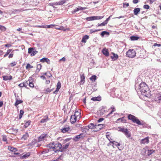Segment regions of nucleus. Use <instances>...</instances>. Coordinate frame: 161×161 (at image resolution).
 I'll return each instance as SVG.
<instances>
[{
    "label": "nucleus",
    "instance_id": "nucleus-50",
    "mask_svg": "<svg viewBox=\"0 0 161 161\" xmlns=\"http://www.w3.org/2000/svg\"><path fill=\"white\" fill-rule=\"evenodd\" d=\"M53 26V25H45V28H50L52 27V26Z\"/></svg>",
    "mask_w": 161,
    "mask_h": 161
},
{
    "label": "nucleus",
    "instance_id": "nucleus-35",
    "mask_svg": "<svg viewBox=\"0 0 161 161\" xmlns=\"http://www.w3.org/2000/svg\"><path fill=\"white\" fill-rule=\"evenodd\" d=\"M33 68V66L31 65L29 63L27 64L26 66V69L28 70L29 69L32 68Z\"/></svg>",
    "mask_w": 161,
    "mask_h": 161
},
{
    "label": "nucleus",
    "instance_id": "nucleus-32",
    "mask_svg": "<svg viewBox=\"0 0 161 161\" xmlns=\"http://www.w3.org/2000/svg\"><path fill=\"white\" fill-rule=\"evenodd\" d=\"M130 38L131 41H136L138 40L139 37L136 36H132L130 37Z\"/></svg>",
    "mask_w": 161,
    "mask_h": 161
},
{
    "label": "nucleus",
    "instance_id": "nucleus-42",
    "mask_svg": "<svg viewBox=\"0 0 161 161\" xmlns=\"http://www.w3.org/2000/svg\"><path fill=\"white\" fill-rule=\"evenodd\" d=\"M104 125V124H99L98 125H97V127H99V129H101L103 127V126Z\"/></svg>",
    "mask_w": 161,
    "mask_h": 161
},
{
    "label": "nucleus",
    "instance_id": "nucleus-4",
    "mask_svg": "<svg viewBox=\"0 0 161 161\" xmlns=\"http://www.w3.org/2000/svg\"><path fill=\"white\" fill-rule=\"evenodd\" d=\"M127 56L130 58H133L136 55L135 51L134 49H130L126 53Z\"/></svg>",
    "mask_w": 161,
    "mask_h": 161
},
{
    "label": "nucleus",
    "instance_id": "nucleus-64",
    "mask_svg": "<svg viewBox=\"0 0 161 161\" xmlns=\"http://www.w3.org/2000/svg\"><path fill=\"white\" fill-rule=\"evenodd\" d=\"M158 147H159V149L161 150V142H160L158 144Z\"/></svg>",
    "mask_w": 161,
    "mask_h": 161
},
{
    "label": "nucleus",
    "instance_id": "nucleus-19",
    "mask_svg": "<svg viewBox=\"0 0 161 161\" xmlns=\"http://www.w3.org/2000/svg\"><path fill=\"white\" fill-rule=\"evenodd\" d=\"M103 54L106 56H108L109 55V52L108 49L105 48L103 49L102 51Z\"/></svg>",
    "mask_w": 161,
    "mask_h": 161
},
{
    "label": "nucleus",
    "instance_id": "nucleus-43",
    "mask_svg": "<svg viewBox=\"0 0 161 161\" xmlns=\"http://www.w3.org/2000/svg\"><path fill=\"white\" fill-rule=\"evenodd\" d=\"M107 24L106 23V22L105 21H104V22H103L102 23H101V24H98L97 25H98V26H103Z\"/></svg>",
    "mask_w": 161,
    "mask_h": 161
},
{
    "label": "nucleus",
    "instance_id": "nucleus-17",
    "mask_svg": "<svg viewBox=\"0 0 161 161\" xmlns=\"http://www.w3.org/2000/svg\"><path fill=\"white\" fill-rule=\"evenodd\" d=\"M47 135L46 134H42L38 138L39 141H41L43 140L46 137Z\"/></svg>",
    "mask_w": 161,
    "mask_h": 161
},
{
    "label": "nucleus",
    "instance_id": "nucleus-15",
    "mask_svg": "<svg viewBox=\"0 0 161 161\" xmlns=\"http://www.w3.org/2000/svg\"><path fill=\"white\" fill-rule=\"evenodd\" d=\"M40 61L42 63L46 62L48 64H50V60L48 58H42L41 59Z\"/></svg>",
    "mask_w": 161,
    "mask_h": 161
},
{
    "label": "nucleus",
    "instance_id": "nucleus-21",
    "mask_svg": "<svg viewBox=\"0 0 161 161\" xmlns=\"http://www.w3.org/2000/svg\"><path fill=\"white\" fill-rule=\"evenodd\" d=\"M48 120V118L47 115L44 116V118L42 119L40 122L41 123H44L46 122Z\"/></svg>",
    "mask_w": 161,
    "mask_h": 161
},
{
    "label": "nucleus",
    "instance_id": "nucleus-16",
    "mask_svg": "<svg viewBox=\"0 0 161 161\" xmlns=\"http://www.w3.org/2000/svg\"><path fill=\"white\" fill-rule=\"evenodd\" d=\"M112 56H111V58L113 61L116 60L118 58V56L117 54H115L114 53H112Z\"/></svg>",
    "mask_w": 161,
    "mask_h": 161
},
{
    "label": "nucleus",
    "instance_id": "nucleus-48",
    "mask_svg": "<svg viewBox=\"0 0 161 161\" xmlns=\"http://www.w3.org/2000/svg\"><path fill=\"white\" fill-rule=\"evenodd\" d=\"M29 85L30 87H34V85L32 82L29 81Z\"/></svg>",
    "mask_w": 161,
    "mask_h": 161
},
{
    "label": "nucleus",
    "instance_id": "nucleus-61",
    "mask_svg": "<svg viewBox=\"0 0 161 161\" xmlns=\"http://www.w3.org/2000/svg\"><path fill=\"white\" fill-rule=\"evenodd\" d=\"M154 46H158V47H159L161 46V45L160 44H157L156 43H155L154 44Z\"/></svg>",
    "mask_w": 161,
    "mask_h": 161
},
{
    "label": "nucleus",
    "instance_id": "nucleus-2",
    "mask_svg": "<svg viewBox=\"0 0 161 161\" xmlns=\"http://www.w3.org/2000/svg\"><path fill=\"white\" fill-rule=\"evenodd\" d=\"M47 147H49L50 149H53V150L56 153L57 151H60L62 147V145L61 143L56 142L50 143L47 145Z\"/></svg>",
    "mask_w": 161,
    "mask_h": 161
},
{
    "label": "nucleus",
    "instance_id": "nucleus-26",
    "mask_svg": "<svg viewBox=\"0 0 161 161\" xmlns=\"http://www.w3.org/2000/svg\"><path fill=\"white\" fill-rule=\"evenodd\" d=\"M8 149L11 152H15L17 151V150L16 148L12 147L9 146L8 147Z\"/></svg>",
    "mask_w": 161,
    "mask_h": 161
},
{
    "label": "nucleus",
    "instance_id": "nucleus-45",
    "mask_svg": "<svg viewBox=\"0 0 161 161\" xmlns=\"http://www.w3.org/2000/svg\"><path fill=\"white\" fill-rule=\"evenodd\" d=\"M11 51V49H9V50H8V51H7L6 54L4 55V57H6L8 54H9L10 53Z\"/></svg>",
    "mask_w": 161,
    "mask_h": 161
},
{
    "label": "nucleus",
    "instance_id": "nucleus-44",
    "mask_svg": "<svg viewBox=\"0 0 161 161\" xmlns=\"http://www.w3.org/2000/svg\"><path fill=\"white\" fill-rule=\"evenodd\" d=\"M57 29L65 31L67 30V29H65L63 26H62L59 27V28H57Z\"/></svg>",
    "mask_w": 161,
    "mask_h": 161
},
{
    "label": "nucleus",
    "instance_id": "nucleus-1",
    "mask_svg": "<svg viewBox=\"0 0 161 161\" xmlns=\"http://www.w3.org/2000/svg\"><path fill=\"white\" fill-rule=\"evenodd\" d=\"M138 89L143 95L146 97L148 96V93L149 92V89L147 85L145 82H142L139 84Z\"/></svg>",
    "mask_w": 161,
    "mask_h": 161
},
{
    "label": "nucleus",
    "instance_id": "nucleus-24",
    "mask_svg": "<svg viewBox=\"0 0 161 161\" xmlns=\"http://www.w3.org/2000/svg\"><path fill=\"white\" fill-rule=\"evenodd\" d=\"M91 100L96 101H100L101 100V97L99 96L97 97H94L91 98Z\"/></svg>",
    "mask_w": 161,
    "mask_h": 161
},
{
    "label": "nucleus",
    "instance_id": "nucleus-33",
    "mask_svg": "<svg viewBox=\"0 0 161 161\" xmlns=\"http://www.w3.org/2000/svg\"><path fill=\"white\" fill-rule=\"evenodd\" d=\"M147 151V155L148 156H150L154 152L155 150L153 149L148 150Z\"/></svg>",
    "mask_w": 161,
    "mask_h": 161
},
{
    "label": "nucleus",
    "instance_id": "nucleus-60",
    "mask_svg": "<svg viewBox=\"0 0 161 161\" xmlns=\"http://www.w3.org/2000/svg\"><path fill=\"white\" fill-rule=\"evenodd\" d=\"M104 120V119L103 118H100L97 120L98 122H100Z\"/></svg>",
    "mask_w": 161,
    "mask_h": 161
},
{
    "label": "nucleus",
    "instance_id": "nucleus-59",
    "mask_svg": "<svg viewBox=\"0 0 161 161\" xmlns=\"http://www.w3.org/2000/svg\"><path fill=\"white\" fill-rule=\"evenodd\" d=\"M133 3L134 4H136L139 2V0H133Z\"/></svg>",
    "mask_w": 161,
    "mask_h": 161
},
{
    "label": "nucleus",
    "instance_id": "nucleus-46",
    "mask_svg": "<svg viewBox=\"0 0 161 161\" xmlns=\"http://www.w3.org/2000/svg\"><path fill=\"white\" fill-rule=\"evenodd\" d=\"M48 150H45L42 152V154H45L48 153Z\"/></svg>",
    "mask_w": 161,
    "mask_h": 161
},
{
    "label": "nucleus",
    "instance_id": "nucleus-63",
    "mask_svg": "<svg viewBox=\"0 0 161 161\" xmlns=\"http://www.w3.org/2000/svg\"><path fill=\"white\" fill-rule=\"evenodd\" d=\"M65 60H66V59H65V58L64 57L62 58H61V59H60L59 60V61H65Z\"/></svg>",
    "mask_w": 161,
    "mask_h": 161
},
{
    "label": "nucleus",
    "instance_id": "nucleus-41",
    "mask_svg": "<svg viewBox=\"0 0 161 161\" xmlns=\"http://www.w3.org/2000/svg\"><path fill=\"white\" fill-rule=\"evenodd\" d=\"M58 2V5H62L63 4L65 3V1L64 0H62Z\"/></svg>",
    "mask_w": 161,
    "mask_h": 161
},
{
    "label": "nucleus",
    "instance_id": "nucleus-58",
    "mask_svg": "<svg viewBox=\"0 0 161 161\" xmlns=\"http://www.w3.org/2000/svg\"><path fill=\"white\" fill-rule=\"evenodd\" d=\"M24 83V87H26L28 85V82L27 81H26L25 82H23Z\"/></svg>",
    "mask_w": 161,
    "mask_h": 161
},
{
    "label": "nucleus",
    "instance_id": "nucleus-37",
    "mask_svg": "<svg viewBox=\"0 0 161 161\" xmlns=\"http://www.w3.org/2000/svg\"><path fill=\"white\" fill-rule=\"evenodd\" d=\"M30 155V153H26L24 155L22 156V158H26L28 157Z\"/></svg>",
    "mask_w": 161,
    "mask_h": 161
},
{
    "label": "nucleus",
    "instance_id": "nucleus-56",
    "mask_svg": "<svg viewBox=\"0 0 161 161\" xmlns=\"http://www.w3.org/2000/svg\"><path fill=\"white\" fill-rule=\"evenodd\" d=\"M17 13L18 12H21L24 11V10L23 8H20L18 9H16Z\"/></svg>",
    "mask_w": 161,
    "mask_h": 161
},
{
    "label": "nucleus",
    "instance_id": "nucleus-12",
    "mask_svg": "<svg viewBox=\"0 0 161 161\" xmlns=\"http://www.w3.org/2000/svg\"><path fill=\"white\" fill-rule=\"evenodd\" d=\"M80 82L79 83H80V85H83V84L84 83L85 80V76L84 75V74H82L80 75Z\"/></svg>",
    "mask_w": 161,
    "mask_h": 161
},
{
    "label": "nucleus",
    "instance_id": "nucleus-49",
    "mask_svg": "<svg viewBox=\"0 0 161 161\" xmlns=\"http://www.w3.org/2000/svg\"><path fill=\"white\" fill-rule=\"evenodd\" d=\"M106 136L107 138L109 141H110V140H112L111 137H110L108 133H107L106 134Z\"/></svg>",
    "mask_w": 161,
    "mask_h": 161
},
{
    "label": "nucleus",
    "instance_id": "nucleus-28",
    "mask_svg": "<svg viewBox=\"0 0 161 161\" xmlns=\"http://www.w3.org/2000/svg\"><path fill=\"white\" fill-rule=\"evenodd\" d=\"M23 101L20 100H18L17 98L16 99V102L15 103L14 105L17 106L19 104L22 103Z\"/></svg>",
    "mask_w": 161,
    "mask_h": 161
},
{
    "label": "nucleus",
    "instance_id": "nucleus-23",
    "mask_svg": "<svg viewBox=\"0 0 161 161\" xmlns=\"http://www.w3.org/2000/svg\"><path fill=\"white\" fill-rule=\"evenodd\" d=\"M3 79L5 80H11L12 79V77L11 76H3Z\"/></svg>",
    "mask_w": 161,
    "mask_h": 161
},
{
    "label": "nucleus",
    "instance_id": "nucleus-62",
    "mask_svg": "<svg viewBox=\"0 0 161 161\" xmlns=\"http://www.w3.org/2000/svg\"><path fill=\"white\" fill-rule=\"evenodd\" d=\"M24 85L23 83H21L19 85V86L21 87H24Z\"/></svg>",
    "mask_w": 161,
    "mask_h": 161
},
{
    "label": "nucleus",
    "instance_id": "nucleus-9",
    "mask_svg": "<svg viewBox=\"0 0 161 161\" xmlns=\"http://www.w3.org/2000/svg\"><path fill=\"white\" fill-rule=\"evenodd\" d=\"M87 8L86 7H82L81 6H79L77 8L74 9L73 11L72 12V13L74 14L79 10H83Z\"/></svg>",
    "mask_w": 161,
    "mask_h": 161
},
{
    "label": "nucleus",
    "instance_id": "nucleus-27",
    "mask_svg": "<svg viewBox=\"0 0 161 161\" xmlns=\"http://www.w3.org/2000/svg\"><path fill=\"white\" fill-rule=\"evenodd\" d=\"M73 115H75V116L77 117L79 119L80 118V112H79L78 111H75V112L74 114Z\"/></svg>",
    "mask_w": 161,
    "mask_h": 161
},
{
    "label": "nucleus",
    "instance_id": "nucleus-14",
    "mask_svg": "<svg viewBox=\"0 0 161 161\" xmlns=\"http://www.w3.org/2000/svg\"><path fill=\"white\" fill-rule=\"evenodd\" d=\"M69 145V143H68L66 144L65 145L62 146V147L60 150L61 152H63L65 151L66 149H67Z\"/></svg>",
    "mask_w": 161,
    "mask_h": 161
},
{
    "label": "nucleus",
    "instance_id": "nucleus-11",
    "mask_svg": "<svg viewBox=\"0 0 161 161\" xmlns=\"http://www.w3.org/2000/svg\"><path fill=\"white\" fill-rule=\"evenodd\" d=\"M83 133H81L80 135L76 136L75 138H74V140L75 142L78 141V139L83 138L84 137V136H83Z\"/></svg>",
    "mask_w": 161,
    "mask_h": 161
},
{
    "label": "nucleus",
    "instance_id": "nucleus-22",
    "mask_svg": "<svg viewBox=\"0 0 161 161\" xmlns=\"http://www.w3.org/2000/svg\"><path fill=\"white\" fill-rule=\"evenodd\" d=\"M140 8H137L134 10L133 12H134V14L135 15H137L138 13L140 12Z\"/></svg>",
    "mask_w": 161,
    "mask_h": 161
},
{
    "label": "nucleus",
    "instance_id": "nucleus-7",
    "mask_svg": "<svg viewBox=\"0 0 161 161\" xmlns=\"http://www.w3.org/2000/svg\"><path fill=\"white\" fill-rule=\"evenodd\" d=\"M78 119L77 117L75 116V115H72L71 116L70 121L72 124L75 123L77 119Z\"/></svg>",
    "mask_w": 161,
    "mask_h": 161
},
{
    "label": "nucleus",
    "instance_id": "nucleus-8",
    "mask_svg": "<svg viewBox=\"0 0 161 161\" xmlns=\"http://www.w3.org/2000/svg\"><path fill=\"white\" fill-rule=\"evenodd\" d=\"M69 129V125H66L63 127L61 130V132L63 133L68 132Z\"/></svg>",
    "mask_w": 161,
    "mask_h": 161
},
{
    "label": "nucleus",
    "instance_id": "nucleus-6",
    "mask_svg": "<svg viewBox=\"0 0 161 161\" xmlns=\"http://www.w3.org/2000/svg\"><path fill=\"white\" fill-rule=\"evenodd\" d=\"M28 53L31 54V56H33L35 55L37 53V51L35 50V48L30 47L28 48Z\"/></svg>",
    "mask_w": 161,
    "mask_h": 161
},
{
    "label": "nucleus",
    "instance_id": "nucleus-34",
    "mask_svg": "<svg viewBox=\"0 0 161 161\" xmlns=\"http://www.w3.org/2000/svg\"><path fill=\"white\" fill-rule=\"evenodd\" d=\"M24 113V111H23V110H20V113H19V119H20L22 118V115H23Z\"/></svg>",
    "mask_w": 161,
    "mask_h": 161
},
{
    "label": "nucleus",
    "instance_id": "nucleus-52",
    "mask_svg": "<svg viewBox=\"0 0 161 161\" xmlns=\"http://www.w3.org/2000/svg\"><path fill=\"white\" fill-rule=\"evenodd\" d=\"M3 141L5 142H6L7 141V138L6 136H3Z\"/></svg>",
    "mask_w": 161,
    "mask_h": 161
},
{
    "label": "nucleus",
    "instance_id": "nucleus-54",
    "mask_svg": "<svg viewBox=\"0 0 161 161\" xmlns=\"http://www.w3.org/2000/svg\"><path fill=\"white\" fill-rule=\"evenodd\" d=\"M129 6V3H123V7H124V8L127 7Z\"/></svg>",
    "mask_w": 161,
    "mask_h": 161
},
{
    "label": "nucleus",
    "instance_id": "nucleus-39",
    "mask_svg": "<svg viewBox=\"0 0 161 161\" xmlns=\"http://www.w3.org/2000/svg\"><path fill=\"white\" fill-rule=\"evenodd\" d=\"M53 90V89L52 88L51 89H50L49 88H47L45 90V93H49L52 92Z\"/></svg>",
    "mask_w": 161,
    "mask_h": 161
},
{
    "label": "nucleus",
    "instance_id": "nucleus-40",
    "mask_svg": "<svg viewBox=\"0 0 161 161\" xmlns=\"http://www.w3.org/2000/svg\"><path fill=\"white\" fill-rule=\"evenodd\" d=\"M119 129L118 131H119L122 132L123 133L124 132V131L126 130V129H125L124 128H122L121 127H119Z\"/></svg>",
    "mask_w": 161,
    "mask_h": 161
},
{
    "label": "nucleus",
    "instance_id": "nucleus-20",
    "mask_svg": "<svg viewBox=\"0 0 161 161\" xmlns=\"http://www.w3.org/2000/svg\"><path fill=\"white\" fill-rule=\"evenodd\" d=\"M89 36L88 35H86L83 36V37L82 39L81 40V42H82L86 43V40L89 39Z\"/></svg>",
    "mask_w": 161,
    "mask_h": 161
},
{
    "label": "nucleus",
    "instance_id": "nucleus-55",
    "mask_svg": "<svg viewBox=\"0 0 161 161\" xmlns=\"http://www.w3.org/2000/svg\"><path fill=\"white\" fill-rule=\"evenodd\" d=\"M16 62L14 61L11 63V65L12 66H14L16 65Z\"/></svg>",
    "mask_w": 161,
    "mask_h": 161
},
{
    "label": "nucleus",
    "instance_id": "nucleus-51",
    "mask_svg": "<svg viewBox=\"0 0 161 161\" xmlns=\"http://www.w3.org/2000/svg\"><path fill=\"white\" fill-rule=\"evenodd\" d=\"M149 6L148 5L146 4L143 6V8L147 9H149Z\"/></svg>",
    "mask_w": 161,
    "mask_h": 161
},
{
    "label": "nucleus",
    "instance_id": "nucleus-53",
    "mask_svg": "<svg viewBox=\"0 0 161 161\" xmlns=\"http://www.w3.org/2000/svg\"><path fill=\"white\" fill-rule=\"evenodd\" d=\"M112 16V15H110L108 18H107L106 20L105 21L107 24L108 21L110 19V18Z\"/></svg>",
    "mask_w": 161,
    "mask_h": 161
},
{
    "label": "nucleus",
    "instance_id": "nucleus-29",
    "mask_svg": "<svg viewBox=\"0 0 161 161\" xmlns=\"http://www.w3.org/2000/svg\"><path fill=\"white\" fill-rule=\"evenodd\" d=\"M109 33L106 31H103V32H102V33L101 34V35L102 37H103L105 35L109 36Z\"/></svg>",
    "mask_w": 161,
    "mask_h": 161
},
{
    "label": "nucleus",
    "instance_id": "nucleus-31",
    "mask_svg": "<svg viewBox=\"0 0 161 161\" xmlns=\"http://www.w3.org/2000/svg\"><path fill=\"white\" fill-rule=\"evenodd\" d=\"M90 79L92 81L94 82L97 79V76L95 75H93L90 78Z\"/></svg>",
    "mask_w": 161,
    "mask_h": 161
},
{
    "label": "nucleus",
    "instance_id": "nucleus-30",
    "mask_svg": "<svg viewBox=\"0 0 161 161\" xmlns=\"http://www.w3.org/2000/svg\"><path fill=\"white\" fill-rule=\"evenodd\" d=\"M29 137V135L28 133H26L23 135L21 138V139L26 140Z\"/></svg>",
    "mask_w": 161,
    "mask_h": 161
},
{
    "label": "nucleus",
    "instance_id": "nucleus-57",
    "mask_svg": "<svg viewBox=\"0 0 161 161\" xmlns=\"http://www.w3.org/2000/svg\"><path fill=\"white\" fill-rule=\"evenodd\" d=\"M126 120L125 119H124V117L122 118V119L121 120V122L123 123H126Z\"/></svg>",
    "mask_w": 161,
    "mask_h": 161
},
{
    "label": "nucleus",
    "instance_id": "nucleus-18",
    "mask_svg": "<svg viewBox=\"0 0 161 161\" xmlns=\"http://www.w3.org/2000/svg\"><path fill=\"white\" fill-rule=\"evenodd\" d=\"M123 133L128 138H130L131 136V134L130 133L127 129H126V130H125Z\"/></svg>",
    "mask_w": 161,
    "mask_h": 161
},
{
    "label": "nucleus",
    "instance_id": "nucleus-3",
    "mask_svg": "<svg viewBox=\"0 0 161 161\" xmlns=\"http://www.w3.org/2000/svg\"><path fill=\"white\" fill-rule=\"evenodd\" d=\"M128 118L129 119L131 120L133 123H136L138 125H144V123L143 122H141L137 117L132 114H129Z\"/></svg>",
    "mask_w": 161,
    "mask_h": 161
},
{
    "label": "nucleus",
    "instance_id": "nucleus-47",
    "mask_svg": "<svg viewBox=\"0 0 161 161\" xmlns=\"http://www.w3.org/2000/svg\"><path fill=\"white\" fill-rule=\"evenodd\" d=\"M0 29L2 31H4L5 30L6 28L4 26L0 25Z\"/></svg>",
    "mask_w": 161,
    "mask_h": 161
},
{
    "label": "nucleus",
    "instance_id": "nucleus-13",
    "mask_svg": "<svg viewBox=\"0 0 161 161\" xmlns=\"http://www.w3.org/2000/svg\"><path fill=\"white\" fill-rule=\"evenodd\" d=\"M61 86V83L60 82H58L57 85V88L55 91L53 92V94H57L58 92L59 91V89H60Z\"/></svg>",
    "mask_w": 161,
    "mask_h": 161
},
{
    "label": "nucleus",
    "instance_id": "nucleus-36",
    "mask_svg": "<svg viewBox=\"0 0 161 161\" xmlns=\"http://www.w3.org/2000/svg\"><path fill=\"white\" fill-rule=\"evenodd\" d=\"M42 68V65L40 64H37L36 67V71H38V72Z\"/></svg>",
    "mask_w": 161,
    "mask_h": 161
},
{
    "label": "nucleus",
    "instance_id": "nucleus-38",
    "mask_svg": "<svg viewBox=\"0 0 161 161\" xmlns=\"http://www.w3.org/2000/svg\"><path fill=\"white\" fill-rule=\"evenodd\" d=\"M31 123V121H30V120H29L28 121H27V122H26L25 124V128H26L27 127H28L29 125H30V124Z\"/></svg>",
    "mask_w": 161,
    "mask_h": 161
},
{
    "label": "nucleus",
    "instance_id": "nucleus-5",
    "mask_svg": "<svg viewBox=\"0 0 161 161\" xmlns=\"http://www.w3.org/2000/svg\"><path fill=\"white\" fill-rule=\"evenodd\" d=\"M103 16H93L87 17L86 19L87 21H92L95 20L100 19H102Z\"/></svg>",
    "mask_w": 161,
    "mask_h": 161
},
{
    "label": "nucleus",
    "instance_id": "nucleus-25",
    "mask_svg": "<svg viewBox=\"0 0 161 161\" xmlns=\"http://www.w3.org/2000/svg\"><path fill=\"white\" fill-rule=\"evenodd\" d=\"M97 125H94L93 123H91L88 125V127L89 128L92 129L97 128Z\"/></svg>",
    "mask_w": 161,
    "mask_h": 161
},
{
    "label": "nucleus",
    "instance_id": "nucleus-10",
    "mask_svg": "<svg viewBox=\"0 0 161 161\" xmlns=\"http://www.w3.org/2000/svg\"><path fill=\"white\" fill-rule=\"evenodd\" d=\"M140 142L141 144H147L149 142V137H147L144 139H142L140 141Z\"/></svg>",
    "mask_w": 161,
    "mask_h": 161
}]
</instances>
